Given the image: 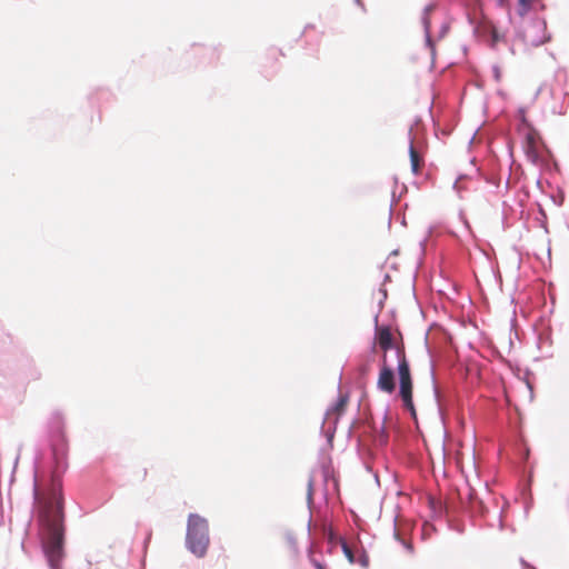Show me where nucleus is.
Instances as JSON below:
<instances>
[{"label":"nucleus","mask_w":569,"mask_h":569,"mask_svg":"<svg viewBox=\"0 0 569 569\" xmlns=\"http://www.w3.org/2000/svg\"><path fill=\"white\" fill-rule=\"evenodd\" d=\"M187 545L192 553L202 557L209 546L208 522L199 515L191 513L188 518Z\"/></svg>","instance_id":"obj_3"},{"label":"nucleus","mask_w":569,"mask_h":569,"mask_svg":"<svg viewBox=\"0 0 569 569\" xmlns=\"http://www.w3.org/2000/svg\"><path fill=\"white\" fill-rule=\"evenodd\" d=\"M42 530V547L51 569H61L63 558V499L61 483L53 480L48 496L37 497Z\"/></svg>","instance_id":"obj_1"},{"label":"nucleus","mask_w":569,"mask_h":569,"mask_svg":"<svg viewBox=\"0 0 569 569\" xmlns=\"http://www.w3.org/2000/svg\"><path fill=\"white\" fill-rule=\"evenodd\" d=\"M523 40L532 47L541 46L550 40L547 32V23L545 20L537 19L528 24L523 30Z\"/></svg>","instance_id":"obj_4"},{"label":"nucleus","mask_w":569,"mask_h":569,"mask_svg":"<svg viewBox=\"0 0 569 569\" xmlns=\"http://www.w3.org/2000/svg\"><path fill=\"white\" fill-rule=\"evenodd\" d=\"M147 476V469H143V472H142V478L144 479Z\"/></svg>","instance_id":"obj_14"},{"label":"nucleus","mask_w":569,"mask_h":569,"mask_svg":"<svg viewBox=\"0 0 569 569\" xmlns=\"http://www.w3.org/2000/svg\"><path fill=\"white\" fill-rule=\"evenodd\" d=\"M310 562L316 567V569H326V566L316 557L312 549L309 551Z\"/></svg>","instance_id":"obj_11"},{"label":"nucleus","mask_w":569,"mask_h":569,"mask_svg":"<svg viewBox=\"0 0 569 569\" xmlns=\"http://www.w3.org/2000/svg\"><path fill=\"white\" fill-rule=\"evenodd\" d=\"M342 550L350 563H358L362 568H367L369 566V557L363 550L353 551L346 542L342 543Z\"/></svg>","instance_id":"obj_7"},{"label":"nucleus","mask_w":569,"mask_h":569,"mask_svg":"<svg viewBox=\"0 0 569 569\" xmlns=\"http://www.w3.org/2000/svg\"><path fill=\"white\" fill-rule=\"evenodd\" d=\"M409 156H410V164H411V171L415 174H419L425 162L422 157L419 154L418 150L415 148L413 142H410L409 147Z\"/></svg>","instance_id":"obj_8"},{"label":"nucleus","mask_w":569,"mask_h":569,"mask_svg":"<svg viewBox=\"0 0 569 569\" xmlns=\"http://www.w3.org/2000/svg\"><path fill=\"white\" fill-rule=\"evenodd\" d=\"M346 405H347V398L340 397L336 405V410L339 412L342 411L345 409Z\"/></svg>","instance_id":"obj_13"},{"label":"nucleus","mask_w":569,"mask_h":569,"mask_svg":"<svg viewBox=\"0 0 569 569\" xmlns=\"http://www.w3.org/2000/svg\"><path fill=\"white\" fill-rule=\"evenodd\" d=\"M519 1V14L525 16L531 8L533 0H518Z\"/></svg>","instance_id":"obj_10"},{"label":"nucleus","mask_w":569,"mask_h":569,"mask_svg":"<svg viewBox=\"0 0 569 569\" xmlns=\"http://www.w3.org/2000/svg\"><path fill=\"white\" fill-rule=\"evenodd\" d=\"M522 148L528 160L536 163L540 158V137L531 127L525 126L521 129Z\"/></svg>","instance_id":"obj_5"},{"label":"nucleus","mask_w":569,"mask_h":569,"mask_svg":"<svg viewBox=\"0 0 569 569\" xmlns=\"http://www.w3.org/2000/svg\"><path fill=\"white\" fill-rule=\"evenodd\" d=\"M379 376L377 388L386 393H392L396 389L395 373L387 357H381L379 362Z\"/></svg>","instance_id":"obj_6"},{"label":"nucleus","mask_w":569,"mask_h":569,"mask_svg":"<svg viewBox=\"0 0 569 569\" xmlns=\"http://www.w3.org/2000/svg\"><path fill=\"white\" fill-rule=\"evenodd\" d=\"M375 348H379L381 357L388 358V352L393 351L397 360V372L399 377V396L405 409L410 411L412 418H416V409L412 400L413 381L410 370V363L406 355L402 342H397L393 338L390 327L377 326L375 332Z\"/></svg>","instance_id":"obj_2"},{"label":"nucleus","mask_w":569,"mask_h":569,"mask_svg":"<svg viewBox=\"0 0 569 569\" xmlns=\"http://www.w3.org/2000/svg\"><path fill=\"white\" fill-rule=\"evenodd\" d=\"M372 362H373V360L368 359L358 367L357 372H358L359 382H361V383L367 382V379L372 369Z\"/></svg>","instance_id":"obj_9"},{"label":"nucleus","mask_w":569,"mask_h":569,"mask_svg":"<svg viewBox=\"0 0 569 569\" xmlns=\"http://www.w3.org/2000/svg\"><path fill=\"white\" fill-rule=\"evenodd\" d=\"M395 537L405 546V548L408 550V552H410V553L412 552V545H411V542L400 538L399 533L397 531L395 532Z\"/></svg>","instance_id":"obj_12"}]
</instances>
